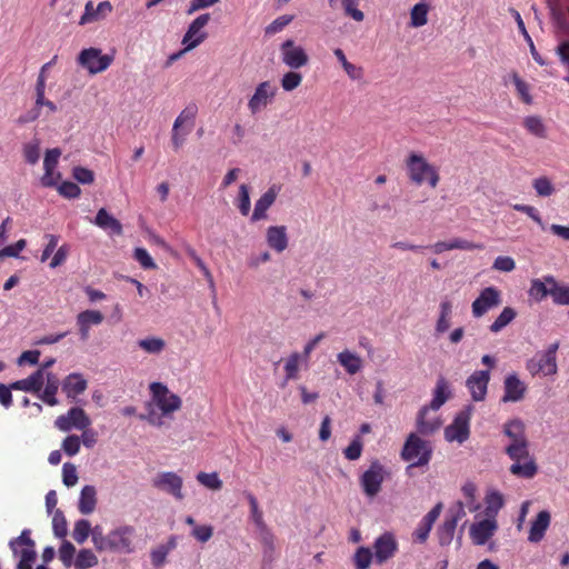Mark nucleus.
<instances>
[{
    "instance_id": "12",
    "label": "nucleus",
    "mask_w": 569,
    "mask_h": 569,
    "mask_svg": "<svg viewBox=\"0 0 569 569\" xmlns=\"http://www.w3.org/2000/svg\"><path fill=\"white\" fill-rule=\"evenodd\" d=\"M280 58L283 64L292 70L303 68L309 62V56L305 48L292 39H287L281 43Z\"/></svg>"
},
{
    "instance_id": "54",
    "label": "nucleus",
    "mask_w": 569,
    "mask_h": 569,
    "mask_svg": "<svg viewBox=\"0 0 569 569\" xmlns=\"http://www.w3.org/2000/svg\"><path fill=\"white\" fill-rule=\"evenodd\" d=\"M197 480L204 487L211 490H219L222 487V481L220 480L217 472H199L197 475Z\"/></svg>"
},
{
    "instance_id": "33",
    "label": "nucleus",
    "mask_w": 569,
    "mask_h": 569,
    "mask_svg": "<svg viewBox=\"0 0 569 569\" xmlns=\"http://www.w3.org/2000/svg\"><path fill=\"white\" fill-rule=\"evenodd\" d=\"M503 433L509 438V445H519L528 441L525 423L520 419H512L506 422Z\"/></svg>"
},
{
    "instance_id": "47",
    "label": "nucleus",
    "mask_w": 569,
    "mask_h": 569,
    "mask_svg": "<svg viewBox=\"0 0 569 569\" xmlns=\"http://www.w3.org/2000/svg\"><path fill=\"white\" fill-rule=\"evenodd\" d=\"M52 530L57 538L63 539L68 533V525L63 512L56 509L52 518Z\"/></svg>"
},
{
    "instance_id": "4",
    "label": "nucleus",
    "mask_w": 569,
    "mask_h": 569,
    "mask_svg": "<svg viewBox=\"0 0 569 569\" xmlns=\"http://www.w3.org/2000/svg\"><path fill=\"white\" fill-rule=\"evenodd\" d=\"M31 531L23 529L19 537L9 542V547L16 558H18L17 569H32L37 558L34 541L30 538Z\"/></svg>"
},
{
    "instance_id": "42",
    "label": "nucleus",
    "mask_w": 569,
    "mask_h": 569,
    "mask_svg": "<svg viewBox=\"0 0 569 569\" xmlns=\"http://www.w3.org/2000/svg\"><path fill=\"white\" fill-rule=\"evenodd\" d=\"M546 280L552 284V300L556 305H569V286H561L557 282L555 277L547 276Z\"/></svg>"
},
{
    "instance_id": "2",
    "label": "nucleus",
    "mask_w": 569,
    "mask_h": 569,
    "mask_svg": "<svg viewBox=\"0 0 569 569\" xmlns=\"http://www.w3.org/2000/svg\"><path fill=\"white\" fill-rule=\"evenodd\" d=\"M406 167L409 179L413 183L420 186L428 182L431 188L437 187L440 179L438 170L422 154L411 152L406 160Z\"/></svg>"
},
{
    "instance_id": "5",
    "label": "nucleus",
    "mask_w": 569,
    "mask_h": 569,
    "mask_svg": "<svg viewBox=\"0 0 569 569\" xmlns=\"http://www.w3.org/2000/svg\"><path fill=\"white\" fill-rule=\"evenodd\" d=\"M136 535V529L129 525H122L113 528L107 533V540L103 546V552H133L132 540Z\"/></svg>"
},
{
    "instance_id": "16",
    "label": "nucleus",
    "mask_w": 569,
    "mask_h": 569,
    "mask_svg": "<svg viewBox=\"0 0 569 569\" xmlns=\"http://www.w3.org/2000/svg\"><path fill=\"white\" fill-rule=\"evenodd\" d=\"M276 93L277 88L269 81L259 83L248 101V109L252 114L260 112L273 100Z\"/></svg>"
},
{
    "instance_id": "60",
    "label": "nucleus",
    "mask_w": 569,
    "mask_h": 569,
    "mask_svg": "<svg viewBox=\"0 0 569 569\" xmlns=\"http://www.w3.org/2000/svg\"><path fill=\"white\" fill-rule=\"evenodd\" d=\"M62 450L69 457L76 456L80 451L81 440L77 435H70L62 441Z\"/></svg>"
},
{
    "instance_id": "28",
    "label": "nucleus",
    "mask_w": 569,
    "mask_h": 569,
    "mask_svg": "<svg viewBox=\"0 0 569 569\" xmlns=\"http://www.w3.org/2000/svg\"><path fill=\"white\" fill-rule=\"evenodd\" d=\"M549 525L550 513L547 510L540 511L530 526L528 540L533 543L540 542L543 539Z\"/></svg>"
},
{
    "instance_id": "44",
    "label": "nucleus",
    "mask_w": 569,
    "mask_h": 569,
    "mask_svg": "<svg viewBox=\"0 0 569 569\" xmlns=\"http://www.w3.org/2000/svg\"><path fill=\"white\" fill-rule=\"evenodd\" d=\"M99 560L91 549H81L74 559L73 566L76 569H89L96 567Z\"/></svg>"
},
{
    "instance_id": "15",
    "label": "nucleus",
    "mask_w": 569,
    "mask_h": 569,
    "mask_svg": "<svg viewBox=\"0 0 569 569\" xmlns=\"http://www.w3.org/2000/svg\"><path fill=\"white\" fill-rule=\"evenodd\" d=\"M490 381V371L476 370L466 380V387L471 396V399L476 402L483 401L487 397L488 385Z\"/></svg>"
},
{
    "instance_id": "17",
    "label": "nucleus",
    "mask_w": 569,
    "mask_h": 569,
    "mask_svg": "<svg viewBox=\"0 0 569 569\" xmlns=\"http://www.w3.org/2000/svg\"><path fill=\"white\" fill-rule=\"evenodd\" d=\"M182 478L172 471L161 472L153 479V486L171 496L177 500L183 499Z\"/></svg>"
},
{
    "instance_id": "30",
    "label": "nucleus",
    "mask_w": 569,
    "mask_h": 569,
    "mask_svg": "<svg viewBox=\"0 0 569 569\" xmlns=\"http://www.w3.org/2000/svg\"><path fill=\"white\" fill-rule=\"evenodd\" d=\"M337 361L350 376L358 373L363 367L361 357L349 349H345L339 352L337 355Z\"/></svg>"
},
{
    "instance_id": "39",
    "label": "nucleus",
    "mask_w": 569,
    "mask_h": 569,
    "mask_svg": "<svg viewBox=\"0 0 569 569\" xmlns=\"http://www.w3.org/2000/svg\"><path fill=\"white\" fill-rule=\"evenodd\" d=\"M429 4L422 0L415 4L410 10V26L412 28H420L428 22Z\"/></svg>"
},
{
    "instance_id": "32",
    "label": "nucleus",
    "mask_w": 569,
    "mask_h": 569,
    "mask_svg": "<svg viewBox=\"0 0 569 569\" xmlns=\"http://www.w3.org/2000/svg\"><path fill=\"white\" fill-rule=\"evenodd\" d=\"M429 410L428 406H423L417 416V430L425 436L432 435L441 425L437 417L428 418Z\"/></svg>"
},
{
    "instance_id": "57",
    "label": "nucleus",
    "mask_w": 569,
    "mask_h": 569,
    "mask_svg": "<svg viewBox=\"0 0 569 569\" xmlns=\"http://www.w3.org/2000/svg\"><path fill=\"white\" fill-rule=\"evenodd\" d=\"M158 408L153 405V402H150L147 405V413L140 415L139 418L141 420H146L148 423L154 427H161L163 425V417L162 413L158 412Z\"/></svg>"
},
{
    "instance_id": "62",
    "label": "nucleus",
    "mask_w": 569,
    "mask_h": 569,
    "mask_svg": "<svg viewBox=\"0 0 569 569\" xmlns=\"http://www.w3.org/2000/svg\"><path fill=\"white\" fill-rule=\"evenodd\" d=\"M260 533V540L263 546V553L266 558H272V553L274 552L276 546H274V536L271 533V531L267 528Z\"/></svg>"
},
{
    "instance_id": "27",
    "label": "nucleus",
    "mask_w": 569,
    "mask_h": 569,
    "mask_svg": "<svg viewBox=\"0 0 569 569\" xmlns=\"http://www.w3.org/2000/svg\"><path fill=\"white\" fill-rule=\"evenodd\" d=\"M309 360L300 352H292L284 359V380H297L301 368H307Z\"/></svg>"
},
{
    "instance_id": "38",
    "label": "nucleus",
    "mask_w": 569,
    "mask_h": 569,
    "mask_svg": "<svg viewBox=\"0 0 569 569\" xmlns=\"http://www.w3.org/2000/svg\"><path fill=\"white\" fill-rule=\"evenodd\" d=\"M137 346L148 355L159 356L166 349V341L160 337L149 336L137 341Z\"/></svg>"
},
{
    "instance_id": "14",
    "label": "nucleus",
    "mask_w": 569,
    "mask_h": 569,
    "mask_svg": "<svg viewBox=\"0 0 569 569\" xmlns=\"http://www.w3.org/2000/svg\"><path fill=\"white\" fill-rule=\"evenodd\" d=\"M501 303V293L495 287H487L480 291L479 296L471 305L472 316L480 318L490 309Z\"/></svg>"
},
{
    "instance_id": "7",
    "label": "nucleus",
    "mask_w": 569,
    "mask_h": 569,
    "mask_svg": "<svg viewBox=\"0 0 569 569\" xmlns=\"http://www.w3.org/2000/svg\"><path fill=\"white\" fill-rule=\"evenodd\" d=\"M113 54H103L101 49L90 47L80 51L77 62L90 74H97L106 71L113 62Z\"/></svg>"
},
{
    "instance_id": "1",
    "label": "nucleus",
    "mask_w": 569,
    "mask_h": 569,
    "mask_svg": "<svg viewBox=\"0 0 569 569\" xmlns=\"http://www.w3.org/2000/svg\"><path fill=\"white\" fill-rule=\"evenodd\" d=\"M506 453L513 460V463L509 468L513 476L531 479L537 475L538 466L529 452L528 441L519 445H508L506 447Z\"/></svg>"
},
{
    "instance_id": "55",
    "label": "nucleus",
    "mask_w": 569,
    "mask_h": 569,
    "mask_svg": "<svg viewBox=\"0 0 569 569\" xmlns=\"http://www.w3.org/2000/svg\"><path fill=\"white\" fill-rule=\"evenodd\" d=\"M532 187L540 197H550L555 192V187L547 177H539L535 179Z\"/></svg>"
},
{
    "instance_id": "48",
    "label": "nucleus",
    "mask_w": 569,
    "mask_h": 569,
    "mask_svg": "<svg viewBox=\"0 0 569 569\" xmlns=\"http://www.w3.org/2000/svg\"><path fill=\"white\" fill-rule=\"evenodd\" d=\"M523 126L533 136H536L538 138L546 137V127L539 117L529 116V117L525 118Z\"/></svg>"
},
{
    "instance_id": "37",
    "label": "nucleus",
    "mask_w": 569,
    "mask_h": 569,
    "mask_svg": "<svg viewBox=\"0 0 569 569\" xmlns=\"http://www.w3.org/2000/svg\"><path fill=\"white\" fill-rule=\"evenodd\" d=\"M450 388L445 378H439L432 393V399L428 406L431 410L440 409L450 397Z\"/></svg>"
},
{
    "instance_id": "3",
    "label": "nucleus",
    "mask_w": 569,
    "mask_h": 569,
    "mask_svg": "<svg viewBox=\"0 0 569 569\" xmlns=\"http://www.w3.org/2000/svg\"><path fill=\"white\" fill-rule=\"evenodd\" d=\"M432 455L431 443L416 433H410L403 445L401 457L411 462V467H422L429 463Z\"/></svg>"
},
{
    "instance_id": "18",
    "label": "nucleus",
    "mask_w": 569,
    "mask_h": 569,
    "mask_svg": "<svg viewBox=\"0 0 569 569\" xmlns=\"http://www.w3.org/2000/svg\"><path fill=\"white\" fill-rule=\"evenodd\" d=\"M498 523L495 515L471 525L469 533L472 542L477 546H483L495 535Z\"/></svg>"
},
{
    "instance_id": "59",
    "label": "nucleus",
    "mask_w": 569,
    "mask_h": 569,
    "mask_svg": "<svg viewBox=\"0 0 569 569\" xmlns=\"http://www.w3.org/2000/svg\"><path fill=\"white\" fill-rule=\"evenodd\" d=\"M24 239L18 240L16 243L0 248V261L4 258H19L20 252L26 248Z\"/></svg>"
},
{
    "instance_id": "11",
    "label": "nucleus",
    "mask_w": 569,
    "mask_h": 569,
    "mask_svg": "<svg viewBox=\"0 0 569 569\" xmlns=\"http://www.w3.org/2000/svg\"><path fill=\"white\" fill-rule=\"evenodd\" d=\"M211 19L210 13H202L198 16L188 27L181 43L183 44V51H191L200 46L207 38L208 32L206 27Z\"/></svg>"
},
{
    "instance_id": "40",
    "label": "nucleus",
    "mask_w": 569,
    "mask_h": 569,
    "mask_svg": "<svg viewBox=\"0 0 569 569\" xmlns=\"http://www.w3.org/2000/svg\"><path fill=\"white\" fill-rule=\"evenodd\" d=\"M246 498L250 506V519L252 520L259 532L267 529L268 527L263 520V512L259 508L257 498L251 492H246Z\"/></svg>"
},
{
    "instance_id": "64",
    "label": "nucleus",
    "mask_w": 569,
    "mask_h": 569,
    "mask_svg": "<svg viewBox=\"0 0 569 569\" xmlns=\"http://www.w3.org/2000/svg\"><path fill=\"white\" fill-rule=\"evenodd\" d=\"M62 481L67 487H73L78 482L77 468L73 463L66 462L63 465Z\"/></svg>"
},
{
    "instance_id": "22",
    "label": "nucleus",
    "mask_w": 569,
    "mask_h": 569,
    "mask_svg": "<svg viewBox=\"0 0 569 569\" xmlns=\"http://www.w3.org/2000/svg\"><path fill=\"white\" fill-rule=\"evenodd\" d=\"M280 187L272 184L254 203L251 221L257 222L267 218L268 209L274 203Z\"/></svg>"
},
{
    "instance_id": "25",
    "label": "nucleus",
    "mask_w": 569,
    "mask_h": 569,
    "mask_svg": "<svg viewBox=\"0 0 569 569\" xmlns=\"http://www.w3.org/2000/svg\"><path fill=\"white\" fill-rule=\"evenodd\" d=\"M268 246L277 252H282L288 248V234L286 226H270L266 231Z\"/></svg>"
},
{
    "instance_id": "13",
    "label": "nucleus",
    "mask_w": 569,
    "mask_h": 569,
    "mask_svg": "<svg viewBox=\"0 0 569 569\" xmlns=\"http://www.w3.org/2000/svg\"><path fill=\"white\" fill-rule=\"evenodd\" d=\"M91 419L80 407H72L67 413L57 417L54 427L62 431L68 432L72 429L83 430L89 428Z\"/></svg>"
},
{
    "instance_id": "10",
    "label": "nucleus",
    "mask_w": 569,
    "mask_h": 569,
    "mask_svg": "<svg viewBox=\"0 0 569 569\" xmlns=\"http://www.w3.org/2000/svg\"><path fill=\"white\" fill-rule=\"evenodd\" d=\"M386 475L385 467L378 460L371 462L369 468L361 475L360 486L368 498H373L380 492Z\"/></svg>"
},
{
    "instance_id": "63",
    "label": "nucleus",
    "mask_w": 569,
    "mask_h": 569,
    "mask_svg": "<svg viewBox=\"0 0 569 569\" xmlns=\"http://www.w3.org/2000/svg\"><path fill=\"white\" fill-rule=\"evenodd\" d=\"M133 258L143 269H156L157 264L144 248H136Z\"/></svg>"
},
{
    "instance_id": "8",
    "label": "nucleus",
    "mask_w": 569,
    "mask_h": 569,
    "mask_svg": "<svg viewBox=\"0 0 569 569\" xmlns=\"http://www.w3.org/2000/svg\"><path fill=\"white\" fill-rule=\"evenodd\" d=\"M152 402L161 411L162 416H170L181 408L182 401L179 396L169 391L168 387L161 382L150 383Z\"/></svg>"
},
{
    "instance_id": "31",
    "label": "nucleus",
    "mask_w": 569,
    "mask_h": 569,
    "mask_svg": "<svg viewBox=\"0 0 569 569\" xmlns=\"http://www.w3.org/2000/svg\"><path fill=\"white\" fill-rule=\"evenodd\" d=\"M93 223L110 234H121L122 226L118 219L111 216L104 208L98 210Z\"/></svg>"
},
{
    "instance_id": "6",
    "label": "nucleus",
    "mask_w": 569,
    "mask_h": 569,
    "mask_svg": "<svg viewBox=\"0 0 569 569\" xmlns=\"http://www.w3.org/2000/svg\"><path fill=\"white\" fill-rule=\"evenodd\" d=\"M559 343H551L547 350L538 352L535 357L529 359L526 363L527 370L532 375L553 376L557 373V351Z\"/></svg>"
},
{
    "instance_id": "20",
    "label": "nucleus",
    "mask_w": 569,
    "mask_h": 569,
    "mask_svg": "<svg viewBox=\"0 0 569 569\" xmlns=\"http://www.w3.org/2000/svg\"><path fill=\"white\" fill-rule=\"evenodd\" d=\"M527 387L516 373H510L503 381V402H518L526 393Z\"/></svg>"
},
{
    "instance_id": "53",
    "label": "nucleus",
    "mask_w": 569,
    "mask_h": 569,
    "mask_svg": "<svg viewBox=\"0 0 569 569\" xmlns=\"http://www.w3.org/2000/svg\"><path fill=\"white\" fill-rule=\"evenodd\" d=\"M23 156L28 163L36 164L40 158V141L34 139L23 146Z\"/></svg>"
},
{
    "instance_id": "51",
    "label": "nucleus",
    "mask_w": 569,
    "mask_h": 569,
    "mask_svg": "<svg viewBox=\"0 0 569 569\" xmlns=\"http://www.w3.org/2000/svg\"><path fill=\"white\" fill-rule=\"evenodd\" d=\"M372 557H375L371 552V550L367 547H360L357 549L355 556H353V562L356 566V569H368Z\"/></svg>"
},
{
    "instance_id": "21",
    "label": "nucleus",
    "mask_w": 569,
    "mask_h": 569,
    "mask_svg": "<svg viewBox=\"0 0 569 569\" xmlns=\"http://www.w3.org/2000/svg\"><path fill=\"white\" fill-rule=\"evenodd\" d=\"M103 321V315L99 310H84L77 316V327L81 341L90 337V328L99 326Z\"/></svg>"
},
{
    "instance_id": "52",
    "label": "nucleus",
    "mask_w": 569,
    "mask_h": 569,
    "mask_svg": "<svg viewBox=\"0 0 569 569\" xmlns=\"http://www.w3.org/2000/svg\"><path fill=\"white\" fill-rule=\"evenodd\" d=\"M302 82V74L292 70L284 73L281 78V87L284 91L290 92L298 88Z\"/></svg>"
},
{
    "instance_id": "9",
    "label": "nucleus",
    "mask_w": 569,
    "mask_h": 569,
    "mask_svg": "<svg viewBox=\"0 0 569 569\" xmlns=\"http://www.w3.org/2000/svg\"><path fill=\"white\" fill-rule=\"evenodd\" d=\"M472 406L460 411L453 421L445 429V439L448 442L463 443L470 436V417Z\"/></svg>"
},
{
    "instance_id": "26",
    "label": "nucleus",
    "mask_w": 569,
    "mask_h": 569,
    "mask_svg": "<svg viewBox=\"0 0 569 569\" xmlns=\"http://www.w3.org/2000/svg\"><path fill=\"white\" fill-rule=\"evenodd\" d=\"M44 388L39 392V399L48 406H57L59 403L57 393L61 385L59 378L53 372H47L44 375Z\"/></svg>"
},
{
    "instance_id": "35",
    "label": "nucleus",
    "mask_w": 569,
    "mask_h": 569,
    "mask_svg": "<svg viewBox=\"0 0 569 569\" xmlns=\"http://www.w3.org/2000/svg\"><path fill=\"white\" fill-rule=\"evenodd\" d=\"M328 4L333 10L341 8L346 16L357 22L365 19L363 12L358 9L359 0H328Z\"/></svg>"
},
{
    "instance_id": "43",
    "label": "nucleus",
    "mask_w": 569,
    "mask_h": 569,
    "mask_svg": "<svg viewBox=\"0 0 569 569\" xmlns=\"http://www.w3.org/2000/svg\"><path fill=\"white\" fill-rule=\"evenodd\" d=\"M517 312L511 307H505L496 320L490 325V331L493 333L500 332L516 318Z\"/></svg>"
},
{
    "instance_id": "58",
    "label": "nucleus",
    "mask_w": 569,
    "mask_h": 569,
    "mask_svg": "<svg viewBox=\"0 0 569 569\" xmlns=\"http://www.w3.org/2000/svg\"><path fill=\"white\" fill-rule=\"evenodd\" d=\"M198 108L196 104H190L186 107L180 114L176 118L173 122V127L181 128L186 123L190 122L192 124L196 114H197Z\"/></svg>"
},
{
    "instance_id": "46",
    "label": "nucleus",
    "mask_w": 569,
    "mask_h": 569,
    "mask_svg": "<svg viewBox=\"0 0 569 569\" xmlns=\"http://www.w3.org/2000/svg\"><path fill=\"white\" fill-rule=\"evenodd\" d=\"M91 523L87 519H79L74 522L72 537L78 543H83L90 536Z\"/></svg>"
},
{
    "instance_id": "61",
    "label": "nucleus",
    "mask_w": 569,
    "mask_h": 569,
    "mask_svg": "<svg viewBox=\"0 0 569 569\" xmlns=\"http://www.w3.org/2000/svg\"><path fill=\"white\" fill-rule=\"evenodd\" d=\"M511 78L520 98L525 103L530 104L532 102V97L529 92V86L517 73H512Z\"/></svg>"
},
{
    "instance_id": "49",
    "label": "nucleus",
    "mask_w": 569,
    "mask_h": 569,
    "mask_svg": "<svg viewBox=\"0 0 569 569\" xmlns=\"http://www.w3.org/2000/svg\"><path fill=\"white\" fill-rule=\"evenodd\" d=\"M236 206L238 207L240 213L242 216H248L251 208L249 187L247 184H241L239 187V193L236 199Z\"/></svg>"
},
{
    "instance_id": "50",
    "label": "nucleus",
    "mask_w": 569,
    "mask_h": 569,
    "mask_svg": "<svg viewBox=\"0 0 569 569\" xmlns=\"http://www.w3.org/2000/svg\"><path fill=\"white\" fill-rule=\"evenodd\" d=\"M59 559L61 560V562L63 563L64 567L69 568L73 565L74 562V553H76V548L74 546L68 541V540H63V542L61 543L60 548H59Z\"/></svg>"
},
{
    "instance_id": "34",
    "label": "nucleus",
    "mask_w": 569,
    "mask_h": 569,
    "mask_svg": "<svg viewBox=\"0 0 569 569\" xmlns=\"http://www.w3.org/2000/svg\"><path fill=\"white\" fill-rule=\"evenodd\" d=\"M97 505V490L93 486L87 485L81 489L78 509L82 515H90Z\"/></svg>"
},
{
    "instance_id": "19",
    "label": "nucleus",
    "mask_w": 569,
    "mask_h": 569,
    "mask_svg": "<svg viewBox=\"0 0 569 569\" xmlns=\"http://www.w3.org/2000/svg\"><path fill=\"white\" fill-rule=\"evenodd\" d=\"M373 549L375 560L377 563L381 565L395 556L398 543L392 533L385 532L376 539Z\"/></svg>"
},
{
    "instance_id": "23",
    "label": "nucleus",
    "mask_w": 569,
    "mask_h": 569,
    "mask_svg": "<svg viewBox=\"0 0 569 569\" xmlns=\"http://www.w3.org/2000/svg\"><path fill=\"white\" fill-rule=\"evenodd\" d=\"M112 11V4L109 1H101L96 8L92 1L84 6V12L79 20L80 26L98 21L107 17Z\"/></svg>"
},
{
    "instance_id": "56",
    "label": "nucleus",
    "mask_w": 569,
    "mask_h": 569,
    "mask_svg": "<svg viewBox=\"0 0 569 569\" xmlns=\"http://www.w3.org/2000/svg\"><path fill=\"white\" fill-rule=\"evenodd\" d=\"M292 20H293V16H289V14L280 16L266 27L264 32L267 36H273V34L282 31Z\"/></svg>"
},
{
    "instance_id": "29",
    "label": "nucleus",
    "mask_w": 569,
    "mask_h": 569,
    "mask_svg": "<svg viewBox=\"0 0 569 569\" xmlns=\"http://www.w3.org/2000/svg\"><path fill=\"white\" fill-rule=\"evenodd\" d=\"M41 372L42 371H34L29 377L12 382L11 388H13V390L34 393L39 397V392L41 391L44 383V379L42 378Z\"/></svg>"
},
{
    "instance_id": "45",
    "label": "nucleus",
    "mask_w": 569,
    "mask_h": 569,
    "mask_svg": "<svg viewBox=\"0 0 569 569\" xmlns=\"http://www.w3.org/2000/svg\"><path fill=\"white\" fill-rule=\"evenodd\" d=\"M457 525L455 519H445L443 523L438 528L437 536L441 546H448L453 539Z\"/></svg>"
},
{
    "instance_id": "41",
    "label": "nucleus",
    "mask_w": 569,
    "mask_h": 569,
    "mask_svg": "<svg viewBox=\"0 0 569 569\" xmlns=\"http://www.w3.org/2000/svg\"><path fill=\"white\" fill-rule=\"evenodd\" d=\"M190 256L192 257L194 263L200 269V271L202 272V276L207 280L208 287L211 290L213 307L218 308V305H217V293H216V284H214V280H213L212 273L210 272V270L207 267V264L204 263V261L194 251H191Z\"/></svg>"
},
{
    "instance_id": "36",
    "label": "nucleus",
    "mask_w": 569,
    "mask_h": 569,
    "mask_svg": "<svg viewBox=\"0 0 569 569\" xmlns=\"http://www.w3.org/2000/svg\"><path fill=\"white\" fill-rule=\"evenodd\" d=\"M547 276L542 278L532 279L528 295L537 302L542 301L548 296L552 297V284L546 280Z\"/></svg>"
},
{
    "instance_id": "24",
    "label": "nucleus",
    "mask_w": 569,
    "mask_h": 569,
    "mask_svg": "<svg viewBox=\"0 0 569 569\" xmlns=\"http://www.w3.org/2000/svg\"><path fill=\"white\" fill-rule=\"evenodd\" d=\"M61 387L68 399L76 400L79 395L86 391L88 381L81 373L72 372L62 380Z\"/></svg>"
}]
</instances>
